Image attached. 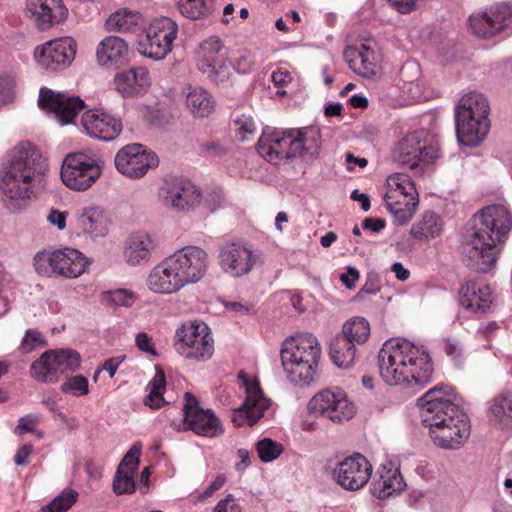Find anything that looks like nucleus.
Listing matches in <instances>:
<instances>
[{"mask_svg": "<svg viewBox=\"0 0 512 512\" xmlns=\"http://www.w3.org/2000/svg\"><path fill=\"white\" fill-rule=\"evenodd\" d=\"M116 169L129 178H141L149 169L156 168L159 160L157 155L148 151L141 144H128L122 147L116 154Z\"/></svg>", "mask_w": 512, "mask_h": 512, "instance_id": "16", "label": "nucleus"}, {"mask_svg": "<svg viewBox=\"0 0 512 512\" xmlns=\"http://www.w3.org/2000/svg\"><path fill=\"white\" fill-rule=\"evenodd\" d=\"M468 134L462 131L461 119L456 118V134L461 145L475 147L478 146L488 135L490 122L489 118L468 120Z\"/></svg>", "mask_w": 512, "mask_h": 512, "instance_id": "40", "label": "nucleus"}, {"mask_svg": "<svg viewBox=\"0 0 512 512\" xmlns=\"http://www.w3.org/2000/svg\"><path fill=\"white\" fill-rule=\"evenodd\" d=\"M379 375L389 386L416 393L432 381L434 367L428 348L404 338L384 342L377 356Z\"/></svg>", "mask_w": 512, "mask_h": 512, "instance_id": "1", "label": "nucleus"}, {"mask_svg": "<svg viewBox=\"0 0 512 512\" xmlns=\"http://www.w3.org/2000/svg\"><path fill=\"white\" fill-rule=\"evenodd\" d=\"M165 387V373L162 369L157 368L154 377L148 384L149 393L143 400L144 404L154 410L161 408L166 403L163 397Z\"/></svg>", "mask_w": 512, "mask_h": 512, "instance_id": "48", "label": "nucleus"}, {"mask_svg": "<svg viewBox=\"0 0 512 512\" xmlns=\"http://www.w3.org/2000/svg\"><path fill=\"white\" fill-rule=\"evenodd\" d=\"M319 378V360H298L290 357V384L303 388L314 385Z\"/></svg>", "mask_w": 512, "mask_h": 512, "instance_id": "38", "label": "nucleus"}, {"mask_svg": "<svg viewBox=\"0 0 512 512\" xmlns=\"http://www.w3.org/2000/svg\"><path fill=\"white\" fill-rule=\"evenodd\" d=\"M143 23L142 15L139 12L122 9L111 14L106 21V28L109 31L136 32Z\"/></svg>", "mask_w": 512, "mask_h": 512, "instance_id": "43", "label": "nucleus"}, {"mask_svg": "<svg viewBox=\"0 0 512 512\" xmlns=\"http://www.w3.org/2000/svg\"><path fill=\"white\" fill-rule=\"evenodd\" d=\"M388 5L400 14H410L424 3L425 0H386Z\"/></svg>", "mask_w": 512, "mask_h": 512, "instance_id": "62", "label": "nucleus"}, {"mask_svg": "<svg viewBox=\"0 0 512 512\" xmlns=\"http://www.w3.org/2000/svg\"><path fill=\"white\" fill-rule=\"evenodd\" d=\"M198 69L216 85L227 84L233 76L228 50L218 37H209L200 45Z\"/></svg>", "mask_w": 512, "mask_h": 512, "instance_id": "10", "label": "nucleus"}, {"mask_svg": "<svg viewBox=\"0 0 512 512\" xmlns=\"http://www.w3.org/2000/svg\"><path fill=\"white\" fill-rule=\"evenodd\" d=\"M38 105L42 110L52 113L61 124L71 123L85 107L80 97L55 92L47 87L40 89Z\"/></svg>", "mask_w": 512, "mask_h": 512, "instance_id": "19", "label": "nucleus"}, {"mask_svg": "<svg viewBox=\"0 0 512 512\" xmlns=\"http://www.w3.org/2000/svg\"><path fill=\"white\" fill-rule=\"evenodd\" d=\"M380 291L378 284V278L376 275H369L366 283L353 297V301L360 302L365 301L372 295H376Z\"/></svg>", "mask_w": 512, "mask_h": 512, "instance_id": "59", "label": "nucleus"}, {"mask_svg": "<svg viewBox=\"0 0 512 512\" xmlns=\"http://www.w3.org/2000/svg\"><path fill=\"white\" fill-rule=\"evenodd\" d=\"M80 363L81 357L75 350H49L31 364L30 373L40 382L54 383L60 374L77 370Z\"/></svg>", "mask_w": 512, "mask_h": 512, "instance_id": "13", "label": "nucleus"}, {"mask_svg": "<svg viewBox=\"0 0 512 512\" xmlns=\"http://www.w3.org/2000/svg\"><path fill=\"white\" fill-rule=\"evenodd\" d=\"M161 191L164 205L178 211L194 209L201 200V191L193 183L182 178L165 181Z\"/></svg>", "mask_w": 512, "mask_h": 512, "instance_id": "23", "label": "nucleus"}, {"mask_svg": "<svg viewBox=\"0 0 512 512\" xmlns=\"http://www.w3.org/2000/svg\"><path fill=\"white\" fill-rule=\"evenodd\" d=\"M200 153L205 157H222L227 153L226 147L218 140H209L200 144Z\"/></svg>", "mask_w": 512, "mask_h": 512, "instance_id": "61", "label": "nucleus"}, {"mask_svg": "<svg viewBox=\"0 0 512 512\" xmlns=\"http://www.w3.org/2000/svg\"><path fill=\"white\" fill-rule=\"evenodd\" d=\"M406 488V482L393 463L381 464L370 484L371 494L380 500L398 496Z\"/></svg>", "mask_w": 512, "mask_h": 512, "instance_id": "26", "label": "nucleus"}, {"mask_svg": "<svg viewBox=\"0 0 512 512\" xmlns=\"http://www.w3.org/2000/svg\"><path fill=\"white\" fill-rule=\"evenodd\" d=\"M128 53L126 42L117 36H107L96 50L97 61L101 65H116L122 62Z\"/></svg>", "mask_w": 512, "mask_h": 512, "instance_id": "39", "label": "nucleus"}, {"mask_svg": "<svg viewBox=\"0 0 512 512\" xmlns=\"http://www.w3.org/2000/svg\"><path fill=\"white\" fill-rule=\"evenodd\" d=\"M321 151V132L316 126L290 129V161L304 172Z\"/></svg>", "mask_w": 512, "mask_h": 512, "instance_id": "14", "label": "nucleus"}, {"mask_svg": "<svg viewBox=\"0 0 512 512\" xmlns=\"http://www.w3.org/2000/svg\"><path fill=\"white\" fill-rule=\"evenodd\" d=\"M512 229V212L505 205H490L473 217L469 236L470 258L479 272L492 270Z\"/></svg>", "mask_w": 512, "mask_h": 512, "instance_id": "4", "label": "nucleus"}, {"mask_svg": "<svg viewBox=\"0 0 512 512\" xmlns=\"http://www.w3.org/2000/svg\"><path fill=\"white\" fill-rule=\"evenodd\" d=\"M420 74V66L414 62L405 63L400 70L399 88L403 97L411 102H419L426 98Z\"/></svg>", "mask_w": 512, "mask_h": 512, "instance_id": "35", "label": "nucleus"}, {"mask_svg": "<svg viewBox=\"0 0 512 512\" xmlns=\"http://www.w3.org/2000/svg\"><path fill=\"white\" fill-rule=\"evenodd\" d=\"M46 345V340L39 331L35 329H28L21 341L19 350L26 354L32 352L38 347H45Z\"/></svg>", "mask_w": 512, "mask_h": 512, "instance_id": "56", "label": "nucleus"}, {"mask_svg": "<svg viewBox=\"0 0 512 512\" xmlns=\"http://www.w3.org/2000/svg\"><path fill=\"white\" fill-rule=\"evenodd\" d=\"M344 59L354 73L364 78H374L381 71L378 53L366 44L348 46L344 51Z\"/></svg>", "mask_w": 512, "mask_h": 512, "instance_id": "27", "label": "nucleus"}, {"mask_svg": "<svg viewBox=\"0 0 512 512\" xmlns=\"http://www.w3.org/2000/svg\"><path fill=\"white\" fill-rule=\"evenodd\" d=\"M288 68L286 65H280L272 71L271 82L273 83L274 93L278 97L286 96Z\"/></svg>", "mask_w": 512, "mask_h": 512, "instance_id": "58", "label": "nucleus"}, {"mask_svg": "<svg viewBox=\"0 0 512 512\" xmlns=\"http://www.w3.org/2000/svg\"><path fill=\"white\" fill-rule=\"evenodd\" d=\"M26 7L42 30L62 22L68 12L62 0H27Z\"/></svg>", "mask_w": 512, "mask_h": 512, "instance_id": "31", "label": "nucleus"}, {"mask_svg": "<svg viewBox=\"0 0 512 512\" xmlns=\"http://www.w3.org/2000/svg\"><path fill=\"white\" fill-rule=\"evenodd\" d=\"M60 389L63 393L74 397L85 396L89 393V382L83 375L69 376L61 384Z\"/></svg>", "mask_w": 512, "mask_h": 512, "instance_id": "52", "label": "nucleus"}, {"mask_svg": "<svg viewBox=\"0 0 512 512\" xmlns=\"http://www.w3.org/2000/svg\"><path fill=\"white\" fill-rule=\"evenodd\" d=\"M183 406V430H191L199 436L214 438L222 434L223 429L219 418L211 409L200 407L197 398L186 392Z\"/></svg>", "mask_w": 512, "mask_h": 512, "instance_id": "15", "label": "nucleus"}, {"mask_svg": "<svg viewBox=\"0 0 512 512\" xmlns=\"http://www.w3.org/2000/svg\"><path fill=\"white\" fill-rule=\"evenodd\" d=\"M114 83L116 90L123 97H135L146 92L150 86V77L145 68L137 67L118 73Z\"/></svg>", "mask_w": 512, "mask_h": 512, "instance_id": "32", "label": "nucleus"}, {"mask_svg": "<svg viewBox=\"0 0 512 512\" xmlns=\"http://www.w3.org/2000/svg\"><path fill=\"white\" fill-rule=\"evenodd\" d=\"M110 224L108 214L100 207L85 208L77 218L78 228L91 238L106 236Z\"/></svg>", "mask_w": 512, "mask_h": 512, "instance_id": "34", "label": "nucleus"}, {"mask_svg": "<svg viewBox=\"0 0 512 512\" xmlns=\"http://www.w3.org/2000/svg\"><path fill=\"white\" fill-rule=\"evenodd\" d=\"M213 512H242L239 504L232 495L221 500L215 507Z\"/></svg>", "mask_w": 512, "mask_h": 512, "instance_id": "64", "label": "nucleus"}, {"mask_svg": "<svg viewBox=\"0 0 512 512\" xmlns=\"http://www.w3.org/2000/svg\"><path fill=\"white\" fill-rule=\"evenodd\" d=\"M371 475V463L358 453L339 462L333 471L336 483L347 491H357L363 488Z\"/></svg>", "mask_w": 512, "mask_h": 512, "instance_id": "20", "label": "nucleus"}, {"mask_svg": "<svg viewBox=\"0 0 512 512\" xmlns=\"http://www.w3.org/2000/svg\"><path fill=\"white\" fill-rule=\"evenodd\" d=\"M244 381L246 399L241 407L235 409L231 420L237 427L255 425L269 407V400L264 397L260 383L256 379H249L239 375Z\"/></svg>", "mask_w": 512, "mask_h": 512, "instance_id": "17", "label": "nucleus"}, {"mask_svg": "<svg viewBox=\"0 0 512 512\" xmlns=\"http://www.w3.org/2000/svg\"><path fill=\"white\" fill-rule=\"evenodd\" d=\"M175 349L188 359L206 361L214 353V340L205 323L188 322L182 324L175 335Z\"/></svg>", "mask_w": 512, "mask_h": 512, "instance_id": "9", "label": "nucleus"}, {"mask_svg": "<svg viewBox=\"0 0 512 512\" xmlns=\"http://www.w3.org/2000/svg\"><path fill=\"white\" fill-rule=\"evenodd\" d=\"M146 285L149 290L158 294L177 293L186 286L171 255L150 270Z\"/></svg>", "mask_w": 512, "mask_h": 512, "instance_id": "24", "label": "nucleus"}, {"mask_svg": "<svg viewBox=\"0 0 512 512\" xmlns=\"http://www.w3.org/2000/svg\"><path fill=\"white\" fill-rule=\"evenodd\" d=\"M255 448L262 462H271L284 452L283 445L270 438L258 441Z\"/></svg>", "mask_w": 512, "mask_h": 512, "instance_id": "51", "label": "nucleus"}, {"mask_svg": "<svg viewBox=\"0 0 512 512\" xmlns=\"http://www.w3.org/2000/svg\"><path fill=\"white\" fill-rule=\"evenodd\" d=\"M489 115V104L486 98L477 92H470L461 97L456 106V118L461 119L462 131L468 132V120L485 119Z\"/></svg>", "mask_w": 512, "mask_h": 512, "instance_id": "33", "label": "nucleus"}, {"mask_svg": "<svg viewBox=\"0 0 512 512\" xmlns=\"http://www.w3.org/2000/svg\"><path fill=\"white\" fill-rule=\"evenodd\" d=\"M471 32L483 39H490L501 34H512V7L498 3L484 10L472 13L468 18Z\"/></svg>", "mask_w": 512, "mask_h": 512, "instance_id": "12", "label": "nucleus"}, {"mask_svg": "<svg viewBox=\"0 0 512 512\" xmlns=\"http://www.w3.org/2000/svg\"><path fill=\"white\" fill-rule=\"evenodd\" d=\"M237 136L241 141L250 140L256 133V124L251 115L237 114L233 120Z\"/></svg>", "mask_w": 512, "mask_h": 512, "instance_id": "54", "label": "nucleus"}, {"mask_svg": "<svg viewBox=\"0 0 512 512\" xmlns=\"http://www.w3.org/2000/svg\"><path fill=\"white\" fill-rule=\"evenodd\" d=\"M78 493L73 489H64L60 495L55 497L47 505L40 509V512H66L77 501Z\"/></svg>", "mask_w": 512, "mask_h": 512, "instance_id": "50", "label": "nucleus"}, {"mask_svg": "<svg viewBox=\"0 0 512 512\" xmlns=\"http://www.w3.org/2000/svg\"><path fill=\"white\" fill-rule=\"evenodd\" d=\"M288 132L267 127L257 143L258 153L268 162L278 165L288 159Z\"/></svg>", "mask_w": 512, "mask_h": 512, "instance_id": "30", "label": "nucleus"}, {"mask_svg": "<svg viewBox=\"0 0 512 512\" xmlns=\"http://www.w3.org/2000/svg\"><path fill=\"white\" fill-rule=\"evenodd\" d=\"M39 423V418L35 415L29 414L20 418L18 425L15 428L17 435H23L25 433H32L35 431L36 426Z\"/></svg>", "mask_w": 512, "mask_h": 512, "instance_id": "63", "label": "nucleus"}, {"mask_svg": "<svg viewBox=\"0 0 512 512\" xmlns=\"http://www.w3.org/2000/svg\"><path fill=\"white\" fill-rule=\"evenodd\" d=\"M81 125L88 136L102 141L114 140L122 131L119 118L99 109L84 112Z\"/></svg>", "mask_w": 512, "mask_h": 512, "instance_id": "25", "label": "nucleus"}, {"mask_svg": "<svg viewBox=\"0 0 512 512\" xmlns=\"http://www.w3.org/2000/svg\"><path fill=\"white\" fill-rule=\"evenodd\" d=\"M88 262L78 250L64 248L55 251H40L33 258V266L38 275L76 278L84 273Z\"/></svg>", "mask_w": 512, "mask_h": 512, "instance_id": "7", "label": "nucleus"}, {"mask_svg": "<svg viewBox=\"0 0 512 512\" xmlns=\"http://www.w3.org/2000/svg\"><path fill=\"white\" fill-rule=\"evenodd\" d=\"M356 345L346 338L335 337L330 344V357L339 368H349L356 358Z\"/></svg>", "mask_w": 512, "mask_h": 512, "instance_id": "46", "label": "nucleus"}, {"mask_svg": "<svg viewBox=\"0 0 512 512\" xmlns=\"http://www.w3.org/2000/svg\"><path fill=\"white\" fill-rule=\"evenodd\" d=\"M452 387L438 384L420 399L421 418L435 446L457 449L470 437L471 424L467 414L454 401Z\"/></svg>", "mask_w": 512, "mask_h": 512, "instance_id": "2", "label": "nucleus"}, {"mask_svg": "<svg viewBox=\"0 0 512 512\" xmlns=\"http://www.w3.org/2000/svg\"><path fill=\"white\" fill-rule=\"evenodd\" d=\"M490 421L500 428L512 426V393L507 392L495 397L489 408Z\"/></svg>", "mask_w": 512, "mask_h": 512, "instance_id": "44", "label": "nucleus"}, {"mask_svg": "<svg viewBox=\"0 0 512 512\" xmlns=\"http://www.w3.org/2000/svg\"><path fill=\"white\" fill-rule=\"evenodd\" d=\"M306 414L296 419V425L303 431H314L317 419H325L332 424H343L357 413V406L346 391L340 387L323 388L307 402Z\"/></svg>", "mask_w": 512, "mask_h": 512, "instance_id": "5", "label": "nucleus"}, {"mask_svg": "<svg viewBox=\"0 0 512 512\" xmlns=\"http://www.w3.org/2000/svg\"><path fill=\"white\" fill-rule=\"evenodd\" d=\"M15 80L9 74H0V103H8L14 97Z\"/></svg>", "mask_w": 512, "mask_h": 512, "instance_id": "60", "label": "nucleus"}, {"mask_svg": "<svg viewBox=\"0 0 512 512\" xmlns=\"http://www.w3.org/2000/svg\"><path fill=\"white\" fill-rule=\"evenodd\" d=\"M386 192L384 197L394 199L400 196H418L415 183L412 178L404 173H393L386 179Z\"/></svg>", "mask_w": 512, "mask_h": 512, "instance_id": "45", "label": "nucleus"}, {"mask_svg": "<svg viewBox=\"0 0 512 512\" xmlns=\"http://www.w3.org/2000/svg\"><path fill=\"white\" fill-rule=\"evenodd\" d=\"M370 335V324L364 317H354L346 321L339 338H346L356 345L364 343Z\"/></svg>", "mask_w": 512, "mask_h": 512, "instance_id": "47", "label": "nucleus"}, {"mask_svg": "<svg viewBox=\"0 0 512 512\" xmlns=\"http://www.w3.org/2000/svg\"><path fill=\"white\" fill-rule=\"evenodd\" d=\"M134 475L124 471L119 474V470H117L113 481L114 492L118 495L133 493L135 490Z\"/></svg>", "mask_w": 512, "mask_h": 512, "instance_id": "57", "label": "nucleus"}, {"mask_svg": "<svg viewBox=\"0 0 512 512\" xmlns=\"http://www.w3.org/2000/svg\"><path fill=\"white\" fill-rule=\"evenodd\" d=\"M45 170V160L32 143L16 145L0 172V196L6 207L11 211L24 207Z\"/></svg>", "mask_w": 512, "mask_h": 512, "instance_id": "3", "label": "nucleus"}, {"mask_svg": "<svg viewBox=\"0 0 512 512\" xmlns=\"http://www.w3.org/2000/svg\"><path fill=\"white\" fill-rule=\"evenodd\" d=\"M103 161L83 152L66 155L61 166V180L74 191L88 190L101 176Z\"/></svg>", "mask_w": 512, "mask_h": 512, "instance_id": "8", "label": "nucleus"}, {"mask_svg": "<svg viewBox=\"0 0 512 512\" xmlns=\"http://www.w3.org/2000/svg\"><path fill=\"white\" fill-rule=\"evenodd\" d=\"M443 229V219L433 211H426L412 225L410 236L418 241H428L439 237Z\"/></svg>", "mask_w": 512, "mask_h": 512, "instance_id": "37", "label": "nucleus"}, {"mask_svg": "<svg viewBox=\"0 0 512 512\" xmlns=\"http://www.w3.org/2000/svg\"><path fill=\"white\" fill-rule=\"evenodd\" d=\"M177 6L183 16L191 19L202 18L208 13L205 0H178Z\"/></svg>", "mask_w": 512, "mask_h": 512, "instance_id": "53", "label": "nucleus"}, {"mask_svg": "<svg viewBox=\"0 0 512 512\" xmlns=\"http://www.w3.org/2000/svg\"><path fill=\"white\" fill-rule=\"evenodd\" d=\"M385 206L398 225H405L414 216L418 206V196H400L394 199L384 197Z\"/></svg>", "mask_w": 512, "mask_h": 512, "instance_id": "41", "label": "nucleus"}, {"mask_svg": "<svg viewBox=\"0 0 512 512\" xmlns=\"http://www.w3.org/2000/svg\"><path fill=\"white\" fill-rule=\"evenodd\" d=\"M218 261L221 269L232 277L248 274L257 258L253 251L240 241H225L219 247Z\"/></svg>", "mask_w": 512, "mask_h": 512, "instance_id": "21", "label": "nucleus"}, {"mask_svg": "<svg viewBox=\"0 0 512 512\" xmlns=\"http://www.w3.org/2000/svg\"><path fill=\"white\" fill-rule=\"evenodd\" d=\"M171 256L186 286L198 283L208 270L209 257L201 247L186 246L177 250Z\"/></svg>", "mask_w": 512, "mask_h": 512, "instance_id": "22", "label": "nucleus"}, {"mask_svg": "<svg viewBox=\"0 0 512 512\" xmlns=\"http://www.w3.org/2000/svg\"><path fill=\"white\" fill-rule=\"evenodd\" d=\"M136 299L137 295L132 290L125 288L103 291L101 293V302L107 306L131 307Z\"/></svg>", "mask_w": 512, "mask_h": 512, "instance_id": "49", "label": "nucleus"}, {"mask_svg": "<svg viewBox=\"0 0 512 512\" xmlns=\"http://www.w3.org/2000/svg\"><path fill=\"white\" fill-rule=\"evenodd\" d=\"M186 104L196 117H207L215 109V100L211 93L202 87H190L186 96Z\"/></svg>", "mask_w": 512, "mask_h": 512, "instance_id": "42", "label": "nucleus"}, {"mask_svg": "<svg viewBox=\"0 0 512 512\" xmlns=\"http://www.w3.org/2000/svg\"><path fill=\"white\" fill-rule=\"evenodd\" d=\"M141 444L135 443L129 451L125 454L124 458L120 462L118 469L119 474L123 471L125 473H136L139 464V457L141 455Z\"/></svg>", "mask_w": 512, "mask_h": 512, "instance_id": "55", "label": "nucleus"}, {"mask_svg": "<svg viewBox=\"0 0 512 512\" xmlns=\"http://www.w3.org/2000/svg\"><path fill=\"white\" fill-rule=\"evenodd\" d=\"M178 34V25L168 17L153 20L138 40L137 50L142 55L161 60L171 51Z\"/></svg>", "mask_w": 512, "mask_h": 512, "instance_id": "11", "label": "nucleus"}, {"mask_svg": "<svg viewBox=\"0 0 512 512\" xmlns=\"http://www.w3.org/2000/svg\"><path fill=\"white\" fill-rule=\"evenodd\" d=\"M157 243L147 232L138 231L130 234L123 243V261L132 267L146 264L150 261Z\"/></svg>", "mask_w": 512, "mask_h": 512, "instance_id": "28", "label": "nucleus"}, {"mask_svg": "<svg viewBox=\"0 0 512 512\" xmlns=\"http://www.w3.org/2000/svg\"><path fill=\"white\" fill-rule=\"evenodd\" d=\"M290 357L298 360H320L321 346L317 338L308 332L290 336Z\"/></svg>", "mask_w": 512, "mask_h": 512, "instance_id": "36", "label": "nucleus"}, {"mask_svg": "<svg viewBox=\"0 0 512 512\" xmlns=\"http://www.w3.org/2000/svg\"><path fill=\"white\" fill-rule=\"evenodd\" d=\"M459 293L460 304L472 313H487L495 301L494 291L484 282H467Z\"/></svg>", "mask_w": 512, "mask_h": 512, "instance_id": "29", "label": "nucleus"}, {"mask_svg": "<svg viewBox=\"0 0 512 512\" xmlns=\"http://www.w3.org/2000/svg\"><path fill=\"white\" fill-rule=\"evenodd\" d=\"M440 157L439 146L424 131L406 134L396 145L394 158L415 174H422Z\"/></svg>", "mask_w": 512, "mask_h": 512, "instance_id": "6", "label": "nucleus"}, {"mask_svg": "<svg viewBox=\"0 0 512 512\" xmlns=\"http://www.w3.org/2000/svg\"><path fill=\"white\" fill-rule=\"evenodd\" d=\"M76 54V43L70 37L54 39L36 47L34 57L38 65L48 71L68 67Z\"/></svg>", "mask_w": 512, "mask_h": 512, "instance_id": "18", "label": "nucleus"}]
</instances>
